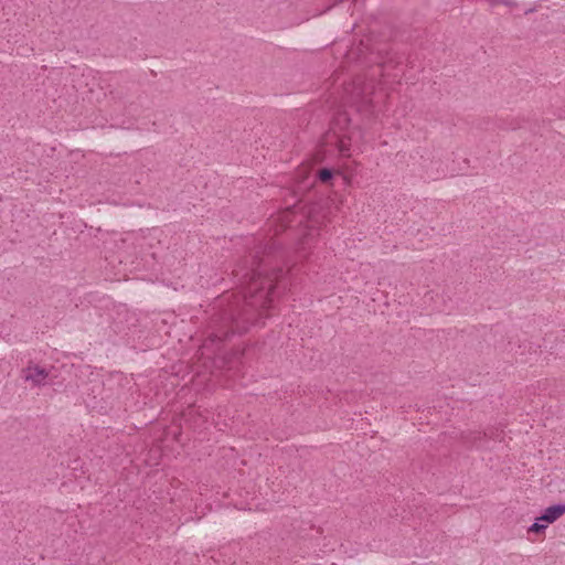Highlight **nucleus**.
Masks as SVG:
<instances>
[{
	"label": "nucleus",
	"instance_id": "1",
	"mask_svg": "<svg viewBox=\"0 0 565 565\" xmlns=\"http://www.w3.org/2000/svg\"><path fill=\"white\" fill-rule=\"evenodd\" d=\"M565 514V503L553 504L544 509L527 529V533L543 534L550 524H553Z\"/></svg>",
	"mask_w": 565,
	"mask_h": 565
},
{
	"label": "nucleus",
	"instance_id": "2",
	"mask_svg": "<svg viewBox=\"0 0 565 565\" xmlns=\"http://www.w3.org/2000/svg\"><path fill=\"white\" fill-rule=\"evenodd\" d=\"M49 372L39 365H29L23 369V379L34 386H42L46 383Z\"/></svg>",
	"mask_w": 565,
	"mask_h": 565
},
{
	"label": "nucleus",
	"instance_id": "3",
	"mask_svg": "<svg viewBox=\"0 0 565 565\" xmlns=\"http://www.w3.org/2000/svg\"><path fill=\"white\" fill-rule=\"evenodd\" d=\"M334 174H341V171L340 170L333 171L331 169L323 168V169L319 170L318 178L321 182L328 183L329 181H331V179L333 178Z\"/></svg>",
	"mask_w": 565,
	"mask_h": 565
}]
</instances>
